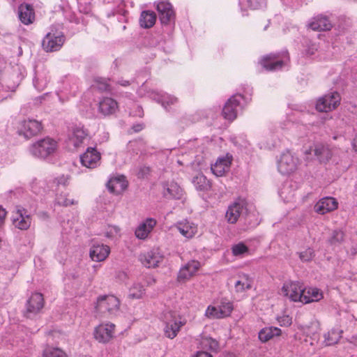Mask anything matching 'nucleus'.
Returning <instances> with one entry per match:
<instances>
[{"mask_svg": "<svg viewBox=\"0 0 357 357\" xmlns=\"http://www.w3.org/2000/svg\"><path fill=\"white\" fill-rule=\"evenodd\" d=\"M58 149V142L50 137H46L33 143L29 151L35 157L46 158L54 155Z\"/></svg>", "mask_w": 357, "mask_h": 357, "instance_id": "nucleus-1", "label": "nucleus"}, {"mask_svg": "<svg viewBox=\"0 0 357 357\" xmlns=\"http://www.w3.org/2000/svg\"><path fill=\"white\" fill-rule=\"evenodd\" d=\"M121 301L114 295H102L98 297L95 308L96 311L107 317L117 314L120 310Z\"/></svg>", "mask_w": 357, "mask_h": 357, "instance_id": "nucleus-2", "label": "nucleus"}, {"mask_svg": "<svg viewBox=\"0 0 357 357\" xmlns=\"http://www.w3.org/2000/svg\"><path fill=\"white\" fill-rule=\"evenodd\" d=\"M341 96L337 91L330 92L316 102L315 108L319 112H330L336 109L340 105Z\"/></svg>", "mask_w": 357, "mask_h": 357, "instance_id": "nucleus-3", "label": "nucleus"}, {"mask_svg": "<svg viewBox=\"0 0 357 357\" xmlns=\"http://www.w3.org/2000/svg\"><path fill=\"white\" fill-rule=\"evenodd\" d=\"M116 325L111 322H102L96 326L93 331V338L99 343L107 344L115 337Z\"/></svg>", "mask_w": 357, "mask_h": 357, "instance_id": "nucleus-4", "label": "nucleus"}, {"mask_svg": "<svg viewBox=\"0 0 357 357\" xmlns=\"http://www.w3.org/2000/svg\"><path fill=\"white\" fill-rule=\"evenodd\" d=\"M17 129L19 135L28 139L40 134L43 130V126L40 121L35 119H27L20 122Z\"/></svg>", "mask_w": 357, "mask_h": 357, "instance_id": "nucleus-5", "label": "nucleus"}, {"mask_svg": "<svg viewBox=\"0 0 357 357\" xmlns=\"http://www.w3.org/2000/svg\"><path fill=\"white\" fill-rule=\"evenodd\" d=\"M289 61V54L287 51L278 54H270L264 56L260 63L264 68L273 71L281 68L285 61Z\"/></svg>", "mask_w": 357, "mask_h": 357, "instance_id": "nucleus-6", "label": "nucleus"}, {"mask_svg": "<svg viewBox=\"0 0 357 357\" xmlns=\"http://www.w3.org/2000/svg\"><path fill=\"white\" fill-rule=\"evenodd\" d=\"M233 310V304L231 302L222 301L218 306L208 305L205 311L204 316L210 319H224L229 317Z\"/></svg>", "mask_w": 357, "mask_h": 357, "instance_id": "nucleus-7", "label": "nucleus"}, {"mask_svg": "<svg viewBox=\"0 0 357 357\" xmlns=\"http://www.w3.org/2000/svg\"><path fill=\"white\" fill-rule=\"evenodd\" d=\"M248 202L245 199L238 197L227 208L225 219L229 224H235L243 212L247 210Z\"/></svg>", "mask_w": 357, "mask_h": 357, "instance_id": "nucleus-8", "label": "nucleus"}, {"mask_svg": "<svg viewBox=\"0 0 357 357\" xmlns=\"http://www.w3.org/2000/svg\"><path fill=\"white\" fill-rule=\"evenodd\" d=\"M299 165V159L291 152L283 153L278 161V168L279 172L284 175H289L294 172Z\"/></svg>", "mask_w": 357, "mask_h": 357, "instance_id": "nucleus-9", "label": "nucleus"}, {"mask_svg": "<svg viewBox=\"0 0 357 357\" xmlns=\"http://www.w3.org/2000/svg\"><path fill=\"white\" fill-rule=\"evenodd\" d=\"M45 306L43 295L38 292L33 293L26 303V310L24 316L26 318H31L39 314Z\"/></svg>", "mask_w": 357, "mask_h": 357, "instance_id": "nucleus-10", "label": "nucleus"}, {"mask_svg": "<svg viewBox=\"0 0 357 357\" xmlns=\"http://www.w3.org/2000/svg\"><path fill=\"white\" fill-rule=\"evenodd\" d=\"M200 268L201 264L199 261H189L179 269L176 278L177 282L183 284L190 280L197 275Z\"/></svg>", "mask_w": 357, "mask_h": 357, "instance_id": "nucleus-11", "label": "nucleus"}, {"mask_svg": "<svg viewBox=\"0 0 357 357\" xmlns=\"http://www.w3.org/2000/svg\"><path fill=\"white\" fill-rule=\"evenodd\" d=\"M185 324V321H182L180 317H177L172 314H169V318L166 317L165 326L163 328L164 335L169 339L175 338L182 326Z\"/></svg>", "mask_w": 357, "mask_h": 357, "instance_id": "nucleus-12", "label": "nucleus"}, {"mask_svg": "<svg viewBox=\"0 0 357 357\" xmlns=\"http://www.w3.org/2000/svg\"><path fill=\"white\" fill-rule=\"evenodd\" d=\"M243 96L241 94H235L225 103L222 109L224 118L229 121H233L237 117V108L240 107Z\"/></svg>", "mask_w": 357, "mask_h": 357, "instance_id": "nucleus-13", "label": "nucleus"}, {"mask_svg": "<svg viewBox=\"0 0 357 357\" xmlns=\"http://www.w3.org/2000/svg\"><path fill=\"white\" fill-rule=\"evenodd\" d=\"M12 221L15 227L26 230L31 226V218L25 208L17 207L13 213Z\"/></svg>", "mask_w": 357, "mask_h": 357, "instance_id": "nucleus-14", "label": "nucleus"}, {"mask_svg": "<svg viewBox=\"0 0 357 357\" xmlns=\"http://www.w3.org/2000/svg\"><path fill=\"white\" fill-rule=\"evenodd\" d=\"M283 294L294 302H301L303 288L299 282H287L282 288Z\"/></svg>", "mask_w": 357, "mask_h": 357, "instance_id": "nucleus-15", "label": "nucleus"}, {"mask_svg": "<svg viewBox=\"0 0 357 357\" xmlns=\"http://www.w3.org/2000/svg\"><path fill=\"white\" fill-rule=\"evenodd\" d=\"M156 9L162 24H168L174 20L175 13L172 5L168 1L159 0L156 3Z\"/></svg>", "mask_w": 357, "mask_h": 357, "instance_id": "nucleus-16", "label": "nucleus"}, {"mask_svg": "<svg viewBox=\"0 0 357 357\" xmlns=\"http://www.w3.org/2000/svg\"><path fill=\"white\" fill-rule=\"evenodd\" d=\"M233 161L231 155L227 153L225 155L219 157L215 162L211 165V171L216 176H223L227 173Z\"/></svg>", "mask_w": 357, "mask_h": 357, "instance_id": "nucleus-17", "label": "nucleus"}, {"mask_svg": "<svg viewBox=\"0 0 357 357\" xmlns=\"http://www.w3.org/2000/svg\"><path fill=\"white\" fill-rule=\"evenodd\" d=\"M100 153L95 148L91 147L88 148L80 156L82 165L90 169L97 167L100 162Z\"/></svg>", "mask_w": 357, "mask_h": 357, "instance_id": "nucleus-18", "label": "nucleus"}, {"mask_svg": "<svg viewBox=\"0 0 357 357\" xmlns=\"http://www.w3.org/2000/svg\"><path fill=\"white\" fill-rule=\"evenodd\" d=\"M338 202L332 197H326L319 199L314 206L316 213L320 215L333 212L338 208Z\"/></svg>", "mask_w": 357, "mask_h": 357, "instance_id": "nucleus-19", "label": "nucleus"}, {"mask_svg": "<svg viewBox=\"0 0 357 357\" xmlns=\"http://www.w3.org/2000/svg\"><path fill=\"white\" fill-rule=\"evenodd\" d=\"M63 42V35H55L54 33H48L43 38L42 45L46 52H54L61 47Z\"/></svg>", "mask_w": 357, "mask_h": 357, "instance_id": "nucleus-20", "label": "nucleus"}, {"mask_svg": "<svg viewBox=\"0 0 357 357\" xmlns=\"http://www.w3.org/2000/svg\"><path fill=\"white\" fill-rule=\"evenodd\" d=\"M142 264L147 268H155L163 260V256L160 255L158 250H152L139 257Z\"/></svg>", "mask_w": 357, "mask_h": 357, "instance_id": "nucleus-21", "label": "nucleus"}, {"mask_svg": "<svg viewBox=\"0 0 357 357\" xmlns=\"http://www.w3.org/2000/svg\"><path fill=\"white\" fill-rule=\"evenodd\" d=\"M110 253V248L104 244H93L90 249L89 256L91 259L97 262L105 261Z\"/></svg>", "mask_w": 357, "mask_h": 357, "instance_id": "nucleus-22", "label": "nucleus"}, {"mask_svg": "<svg viewBox=\"0 0 357 357\" xmlns=\"http://www.w3.org/2000/svg\"><path fill=\"white\" fill-rule=\"evenodd\" d=\"M118 109V102L112 98H104L98 104V111L103 116L112 115L117 112Z\"/></svg>", "mask_w": 357, "mask_h": 357, "instance_id": "nucleus-23", "label": "nucleus"}, {"mask_svg": "<svg viewBox=\"0 0 357 357\" xmlns=\"http://www.w3.org/2000/svg\"><path fill=\"white\" fill-rule=\"evenodd\" d=\"M156 220L153 218H147L135 229V236L139 239H146L156 225Z\"/></svg>", "mask_w": 357, "mask_h": 357, "instance_id": "nucleus-24", "label": "nucleus"}, {"mask_svg": "<svg viewBox=\"0 0 357 357\" xmlns=\"http://www.w3.org/2000/svg\"><path fill=\"white\" fill-rule=\"evenodd\" d=\"M180 234L185 238H193L197 232V226L188 220L178 222L175 225Z\"/></svg>", "mask_w": 357, "mask_h": 357, "instance_id": "nucleus-25", "label": "nucleus"}, {"mask_svg": "<svg viewBox=\"0 0 357 357\" xmlns=\"http://www.w3.org/2000/svg\"><path fill=\"white\" fill-rule=\"evenodd\" d=\"M108 190L114 194L122 193L128 187V181L123 176L111 178L107 183Z\"/></svg>", "mask_w": 357, "mask_h": 357, "instance_id": "nucleus-26", "label": "nucleus"}, {"mask_svg": "<svg viewBox=\"0 0 357 357\" xmlns=\"http://www.w3.org/2000/svg\"><path fill=\"white\" fill-rule=\"evenodd\" d=\"M19 17L20 21L25 25L32 24L35 20V13L31 5H21L19 7Z\"/></svg>", "mask_w": 357, "mask_h": 357, "instance_id": "nucleus-27", "label": "nucleus"}, {"mask_svg": "<svg viewBox=\"0 0 357 357\" xmlns=\"http://www.w3.org/2000/svg\"><path fill=\"white\" fill-rule=\"evenodd\" d=\"M314 153L319 162L325 164L329 162L333 155V149L323 144L316 145Z\"/></svg>", "mask_w": 357, "mask_h": 357, "instance_id": "nucleus-28", "label": "nucleus"}, {"mask_svg": "<svg viewBox=\"0 0 357 357\" xmlns=\"http://www.w3.org/2000/svg\"><path fill=\"white\" fill-rule=\"evenodd\" d=\"M86 136L87 133L83 128L75 126L72 130V134L69 137V142L74 146V147L78 148L83 144Z\"/></svg>", "mask_w": 357, "mask_h": 357, "instance_id": "nucleus-29", "label": "nucleus"}, {"mask_svg": "<svg viewBox=\"0 0 357 357\" xmlns=\"http://www.w3.org/2000/svg\"><path fill=\"white\" fill-rule=\"evenodd\" d=\"M282 335V331L278 327H265L259 332V339L261 342H266L275 337Z\"/></svg>", "mask_w": 357, "mask_h": 357, "instance_id": "nucleus-30", "label": "nucleus"}, {"mask_svg": "<svg viewBox=\"0 0 357 357\" xmlns=\"http://www.w3.org/2000/svg\"><path fill=\"white\" fill-rule=\"evenodd\" d=\"M309 26L314 31H324L330 30L332 28V24L327 17L318 16L314 18Z\"/></svg>", "mask_w": 357, "mask_h": 357, "instance_id": "nucleus-31", "label": "nucleus"}, {"mask_svg": "<svg viewBox=\"0 0 357 357\" xmlns=\"http://www.w3.org/2000/svg\"><path fill=\"white\" fill-rule=\"evenodd\" d=\"M323 298L322 292L317 288L303 289V303L317 302Z\"/></svg>", "mask_w": 357, "mask_h": 357, "instance_id": "nucleus-32", "label": "nucleus"}, {"mask_svg": "<svg viewBox=\"0 0 357 357\" xmlns=\"http://www.w3.org/2000/svg\"><path fill=\"white\" fill-rule=\"evenodd\" d=\"M342 331L338 328H332L325 333L324 335L325 346H332L337 344L342 338Z\"/></svg>", "mask_w": 357, "mask_h": 357, "instance_id": "nucleus-33", "label": "nucleus"}, {"mask_svg": "<svg viewBox=\"0 0 357 357\" xmlns=\"http://www.w3.org/2000/svg\"><path fill=\"white\" fill-rule=\"evenodd\" d=\"M156 21V15L153 11H142L139 18V24L142 27L149 29L152 27Z\"/></svg>", "mask_w": 357, "mask_h": 357, "instance_id": "nucleus-34", "label": "nucleus"}, {"mask_svg": "<svg viewBox=\"0 0 357 357\" xmlns=\"http://www.w3.org/2000/svg\"><path fill=\"white\" fill-rule=\"evenodd\" d=\"M252 280L247 274L238 275V280L236 282L234 287L236 292H243L252 288Z\"/></svg>", "mask_w": 357, "mask_h": 357, "instance_id": "nucleus-35", "label": "nucleus"}, {"mask_svg": "<svg viewBox=\"0 0 357 357\" xmlns=\"http://www.w3.org/2000/svg\"><path fill=\"white\" fill-rule=\"evenodd\" d=\"M193 183L199 190H209L211 188V182L203 174H197L193 179Z\"/></svg>", "mask_w": 357, "mask_h": 357, "instance_id": "nucleus-36", "label": "nucleus"}, {"mask_svg": "<svg viewBox=\"0 0 357 357\" xmlns=\"http://www.w3.org/2000/svg\"><path fill=\"white\" fill-rule=\"evenodd\" d=\"M145 294L144 286L139 283L134 284L129 290L128 297L132 299H140Z\"/></svg>", "mask_w": 357, "mask_h": 357, "instance_id": "nucleus-37", "label": "nucleus"}, {"mask_svg": "<svg viewBox=\"0 0 357 357\" xmlns=\"http://www.w3.org/2000/svg\"><path fill=\"white\" fill-rule=\"evenodd\" d=\"M44 357H68L65 351L54 347H47L43 351Z\"/></svg>", "mask_w": 357, "mask_h": 357, "instance_id": "nucleus-38", "label": "nucleus"}, {"mask_svg": "<svg viewBox=\"0 0 357 357\" xmlns=\"http://www.w3.org/2000/svg\"><path fill=\"white\" fill-rule=\"evenodd\" d=\"M298 255L303 262H310L312 261L315 256L314 251L312 248H307L304 250L298 252Z\"/></svg>", "mask_w": 357, "mask_h": 357, "instance_id": "nucleus-39", "label": "nucleus"}, {"mask_svg": "<svg viewBox=\"0 0 357 357\" xmlns=\"http://www.w3.org/2000/svg\"><path fill=\"white\" fill-rule=\"evenodd\" d=\"M93 86L101 91L109 90V85L108 84V82L104 78L96 79Z\"/></svg>", "mask_w": 357, "mask_h": 357, "instance_id": "nucleus-40", "label": "nucleus"}, {"mask_svg": "<svg viewBox=\"0 0 357 357\" xmlns=\"http://www.w3.org/2000/svg\"><path fill=\"white\" fill-rule=\"evenodd\" d=\"M56 202L57 204L62 206H68L77 203V202L74 201L73 199H68L66 195L63 194L57 195Z\"/></svg>", "mask_w": 357, "mask_h": 357, "instance_id": "nucleus-41", "label": "nucleus"}, {"mask_svg": "<svg viewBox=\"0 0 357 357\" xmlns=\"http://www.w3.org/2000/svg\"><path fill=\"white\" fill-rule=\"evenodd\" d=\"M232 254L234 256H240L248 252V248L243 243L233 245Z\"/></svg>", "mask_w": 357, "mask_h": 357, "instance_id": "nucleus-42", "label": "nucleus"}, {"mask_svg": "<svg viewBox=\"0 0 357 357\" xmlns=\"http://www.w3.org/2000/svg\"><path fill=\"white\" fill-rule=\"evenodd\" d=\"M202 344L204 347L208 348V349L214 351H218L219 348V344L218 341L211 337L205 338L202 342Z\"/></svg>", "mask_w": 357, "mask_h": 357, "instance_id": "nucleus-43", "label": "nucleus"}, {"mask_svg": "<svg viewBox=\"0 0 357 357\" xmlns=\"http://www.w3.org/2000/svg\"><path fill=\"white\" fill-rule=\"evenodd\" d=\"M344 240V233L340 230H335L333 232L332 237L330 240L331 243H341Z\"/></svg>", "mask_w": 357, "mask_h": 357, "instance_id": "nucleus-44", "label": "nucleus"}, {"mask_svg": "<svg viewBox=\"0 0 357 357\" xmlns=\"http://www.w3.org/2000/svg\"><path fill=\"white\" fill-rule=\"evenodd\" d=\"M266 0H247L248 6L253 10H257L264 6Z\"/></svg>", "mask_w": 357, "mask_h": 357, "instance_id": "nucleus-45", "label": "nucleus"}, {"mask_svg": "<svg viewBox=\"0 0 357 357\" xmlns=\"http://www.w3.org/2000/svg\"><path fill=\"white\" fill-rule=\"evenodd\" d=\"M281 326L288 327L292 324V318L289 315H282L277 319Z\"/></svg>", "mask_w": 357, "mask_h": 357, "instance_id": "nucleus-46", "label": "nucleus"}, {"mask_svg": "<svg viewBox=\"0 0 357 357\" xmlns=\"http://www.w3.org/2000/svg\"><path fill=\"white\" fill-rule=\"evenodd\" d=\"M69 181L70 176L68 175H61L55 179V182L56 183L57 185L63 186L67 185L68 184Z\"/></svg>", "mask_w": 357, "mask_h": 357, "instance_id": "nucleus-47", "label": "nucleus"}, {"mask_svg": "<svg viewBox=\"0 0 357 357\" xmlns=\"http://www.w3.org/2000/svg\"><path fill=\"white\" fill-rule=\"evenodd\" d=\"M133 132H140L144 129V125L141 123L134 125L132 128Z\"/></svg>", "mask_w": 357, "mask_h": 357, "instance_id": "nucleus-48", "label": "nucleus"}, {"mask_svg": "<svg viewBox=\"0 0 357 357\" xmlns=\"http://www.w3.org/2000/svg\"><path fill=\"white\" fill-rule=\"evenodd\" d=\"M6 215V210L0 206V225L3 222Z\"/></svg>", "mask_w": 357, "mask_h": 357, "instance_id": "nucleus-49", "label": "nucleus"}, {"mask_svg": "<svg viewBox=\"0 0 357 357\" xmlns=\"http://www.w3.org/2000/svg\"><path fill=\"white\" fill-rule=\"evenodd\" d=\"M195 357H212V356L206 351H198Z\"/></svg>", "mask_w": 357, "mask_h": 357, "instance_id": "nucleus-50", "label": "nucleus"}, {"mask_svg": "<svg viewBox=\"0 0 357 357\" xmlns=\"http://www.w3.org/2000/svg\"><path fill=\"white\" fill-rule=\"evenodd\" d=\"M314 333H317L319 331V324L317 322H312L311 324Z\"/></svg>", "mask_w": 357, "mask_h": 357, "instance_id": "nucleus-51", "label": "nucleus"}, {"mask_svg": "<svg viewBox=\"0 0 357 357\" xmlns=\"http://www.w3.org/2000/svg\"><path fill=\"white\" fill-rule=\"evenodd\" d=\"M317 51V48L316 47L314 46H312L311 47H310L307 50V54L308 55H312L315 53V52Z\"/></svg>", "mask_w": 357, "mask_h": 357, "instance_id": "nucleus-52", "label": "nucleus"}, {"mask_svg": "<svg viewBox=\"0 0 357 357\" xmlns=\"http://www.w3.org/2000/svg\"><path fill=\"white\" fill-rule=\"evenodd\" d=\"M352 146L354 151L357 153V136L353 139Z\"/></svg>", "mask_w": 357, "mask_h": 357, "instance_id": "nucleus-53", "label": "nucleus"}, {"mask_svg": "<svg viewBox=\"0 0 357 357\" xmlns=\"http://www.w3.org/2000/svg\"><path fill=\"white\" fill-rule=\"evenodd\" d=\"M129 84H130V83L128 81H123V82L121 83V85H122L123 86H128Z\"/></svg>", "mask_w": 357, "mask_h": 357, "instance_id": "nucleus-54", "label": "nucleus"}, {"mask_svg": "<svg viewBox=\"0 0 357 357\" xmlns=\"http://www.w3.org/2000/svg\"><path fill=\"white\" fill-rule=\"evenodd\" d=\"M1 77H2V70L0 68V80L1 79Z\"/></svg>", "mask_w": 357, "mask_h": 357, "instance_id": "nucleus-55", "label": "nucleus"}, {"mask_svg": "<svg viewBox=\"0 0 357 357\" xmlns=\"http://www.w3.org/2000/svg\"><path fill=\"white\" fill-rule=\"evenodd\" d=\"M304 331L305 333H308V332L305 329H304Z\"/></svg>", "mask_w": 357, "mask_h": 357, "instance_id": "nucleus-56", "label": "nucleus"}]
</instances>
